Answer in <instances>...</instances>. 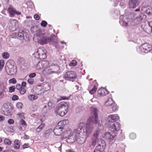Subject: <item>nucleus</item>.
I'll use <instances>...</instances> for the list:
<instances>
[{"instance_id":"nucleus-1","label":"nucleus","mask_w":152,"mask_h":152,"mask_svg":"<svg viewBox=\"0 0 152 152\" xmlns=\"http://www.w3.org/2000/svg\"><path fill=\"white\" fill-rule=\"evenodd\" d=\"M38 42L41 45H44L48 42H50L54 45L56 48H60L58 45V42L57 38L54 34L51 35L49 37L48 36L43 33L41 31H37L36 36Z\"/></svg>"},{"instance_id":"nucleus-2","label":"nucleus","mask_w":152,"mask_h":152,"mask_svg":"<svg viewBox=\"0 0 152 152\" xmlns=\"http://www.w3.org/2000/svg\"><path fill=\"white\" fill-rule=\"evenodd\" d=\"M92 113L94 116L91 117L88 120L87 124L84 127L83 130L84 136L86 138V136H88L92 132L94 128L97 123V112L98 110L95 108H91ZM84 127H83V128Z\"/></svg>"},{"instance_id":"nucleus-3","label":"nucleus","mask_w":152,"mask_h":152,"mask_svg":"<svg viewBox=\"0 0 152 152\" xmlns=\"http://www.w3.org/2000/svg\"><path fill=\"white\" fill-rule=\"evenodd\" d=\"M69 104L68 102H62L56 107L55 110V114L63 116L69 111Z\"/></svg>"},{"instance_id":"nucleus-4","label":"nucleus","mask_w":152,"mask_h":152,"mask_svg":"<svg viewBox=\"0 0 152 152\" xmlns=\"http://www.w3.org/2000/svg\"><path fill=\"white\" fill-rule=\"evenodd\" d=\"M85 126V124L80 123L78 126V129L75 130L72 134V136H74L75 139L79 143L81 144L84 142L86 137L84 135V136H81V132L80 130L83 129V127Z\"/></svg>"},{"instance_id":"nucleus-5","label":"nucleus","mask_w":152,"mask_h":152,"mask_svg":"<svg viewBox=\"0 0 152 152\" xmlns=\"http://www.w3.org/2000/svg\"><path fill=\"white\" fill-rule=\"evenodd\" d=\"M46 53V50L44 48H39L35 53V57L37 59H45L47 57Z\"/></svg>"},{"instance_id":"nucleus-6","label":"nucleus","mask_w":152,"mask_h":152,"mask_svg":"<svg viewBox=\"0 0 152 152\" xmlns=\"http://www.w3.org/2000/svg\"><path fill=\"white\" fill-rule=\"evenodd\" d=\"M141 28L148 34L152 32V22L147 21L143 23L141 25Z\"/></svg>"},{"instance_id":"nucleus-7","label":"nucleus","mask_w":152,"mask_h":152,"mask_svg":"<svg viewBox=\"0 0 152 152\" xmlns=\"http://www.w3.org/2000/svg\"><path fill=\"white\" fill-rule=\"evenodd\" d=\"M6 71L10 75H15L17 71V68L16 66L8 63L5 67Z\"/></svg>"},{"instance_id":"nucleus-8","label":"nucleus","mask_w":152,"mask_h":152,"mask_svg":"<svg viewBox=\"0 0 152 152\" xmlns=\"http://www.w3.org/2000/svg\"><path fill=\"white\" fill-rule=\"evenodd\" d=\"M77 77L75 72L74 71H69L66 72L64 74V78L66 80L73 81Z\"/></svg>"},{"instance_id":"nucleus-9","label":"nucleus","mask_w":152,"mask_h":152,"mask_svg":"<svg viewBox=\"0 0 152 152\" xmlns=\"http://www.w3.org/2000/svg\"><path fill=\"white\" fill-rule=\"evenodd\" d=\"M139 51L147 53L152 49V46L147 43H145L142 44L139 48Z\"/></svg>"},{"instance_id":"nucleus-10","label":"nucleus","mask_w":152,"mask_h":152,"mask_svg":"<svg viewBox=\"0 0 152 152\" xmlns=\"http://www.w3.org/2000/svg\"><path fill=\"white\" fill-rule=\"evenodd\" d=\"M49 63V62L48 61H40L37 64L36 68L38 70L47 67Z\"/></svg>"},{"instance_id":"nucleus-11","label":"nucleus","mask_w":152,"mask_h":152,"mask_svg":"<svg viewBox=\"0 0 152 152\" xmlns=\"http://www.w3.org/2000/svg\"><path fill=\"white\" fill-rule=\"evenodd\" d=\"M97 143L98 144V146L96 147L97 150L100 152L104 150L106 145L105 141L101 139H99L98 138Z\"/></svg>"},{"instance_id":"nucleus-12","label":"nucleus","mask_w":152,"mask_h":152,"mask_svg":"<svg viewBox=\"0 0 152 152\" xmlns=\"http://www.w3.org/2000/svg\"><path fill=\"white\" fill-rule=\"evenodd\" d=\"M146 18L145 15H143L142 16H140L139 17L136 18L134 19L133 20H132L130 24L132 26H135L139 24L142 20L143 18Z\"/></svg>"},{"instance_id":"nucleus-13","label":"nucleus","mask_w":152,"mask_h":152,"mask_svg":"<svg viewBox=\"0 0 152 152\" xmlns=\"http://www.w3.org/2000/svg\"><path fill=\"white\" fill-rule=\"evenodd\" d=\"M120 125L118 122H115L109 127L110 129L113 132L116 133L120 129Z\"/></svg>"},{"instance_id":"nucleus-14","label":"nucleus","mask_w":152,"mask_h":152,"mask_svg":"<svg viewBox=\"0 0 152 152\" xmlns=\"http://www.w3.org/2000/svg\"><path fill=\"white\" fill-rule=\"evenodd\" d=\"M8 11L9 12L10 16L11 17H13L15 14L18 15L21 14L20 12L16 11L12 6H10L9 7Z\"/></svg>"},{"instance_id":"nucleus-15","label":"nucleus","mask_w":152,"mask_h":152,"mask_svg":"<svg viewBox=\"0 0 152 152\" xmlns=\"http://www.w3.org/2000/svg\"><path fill=\"white\" fill-rule=\"evenodd\" d=\"M50 66L53 74H58L60 73V69L58 65L56 64H52Z\"/></svg>"},{"instance_id":"nucleus-16","label":"nucleus","mask_w":152,"mask_h":152,"mask_svg":"<svg viewBox=\"0 0 152 152\" xmlns=\"http://www.w3.org/2000/svg\"><path fill=\"white\" fill-rule=\"evenodd\" d=\"M26 34V33H23L22 32H19L18 33H13L12 35H14L15 37H17L19 39L22 40L25 38V36Z\"/></svg>"},{"instance_id":"nucleus-17","label":"nucleus","mask_w":152,"mask_h":152,"mask_svg":"<svg viewBox=\"0 0 152 152\" xmlns=\"http://www.w3.org/2000/svg\"><path fill=\"white\" fill-rule=\"evenodd\" d=\"M139 3L138 0H130L129 2V7L132 8H135Z\"/></svg>"},{"instance_id":"nucleus-18","label":"nucleus","mask_w":152,"mask_h":152,"mask_svg":"<svg viewBox=\"0 0 152 152\" xmlns=\"http://www.w3.org/2000/svg\"><path fill=\"white\" fill-rule=\"evenodd\" d=\"M119 119V117L117 116L110 115L108 116L107 120L109 122H113L118 120Z\"/></svg>"},{"instance_id":"nucleus-19","label":"nucleus","mask_w":152,"mask_h":152,"mask_svg":"<svg viewBox=\"0 0 152 152\" xmlns=\"http://www.w3.org/2000/svg\"><path fill=\"white\" fill-rule=\"evenodd\" d=\"M62 130L61 127L56 126L53 130V132L55 135L60 136L61 135Z\"/></svg>"},{"instance_id":"nucleus-20","label":"nucleus","mask_w":152,"mask_h":152,"mask_svg":"<svg viewBox=\"0 0 152 152\" xmlns=\"http://www.w3.org/2000/svg\"><path fill=\"white\" fill-rule=\"evenodd\" d=\"M99 132H100L99 131H96L94 134V137L95 138V140H93L91 143L92 145L93 146H95L96 142H97L98 140L99 135Z\"/></svg>"},{"instance_id":"nucleus-21","label":"nucleus","mask_w":152,"mask_h":152,"mask_svg":"<svg viewBox=\"0 0 152 152\" xmlns=\"http://www.w3.org/2000/svg\"><path fill=\"white\" fill-rule=\"evenodd\" d=\"M104 138L107 140H110L112 142H114L115 141L114 136L111 135L108 132H106L104 135Z\"/></svg>"},{"instance_id":"nucleus-22","label":"nucleus","mask_w":152,"mask_h":152,"mask_svg":"<svg viewBox=\"0 0 152 152\" xmlns=\"http://www.w3.org/2000/svg\"><path fill=\"white\" fill-rule=\"evenodd\" d=\"M151 8L148 6L143 7L141 9V10L143 13H146L150 15L151 14Z\"/></svg>"},{"instance_id":"nucleus-23","label":"nucleus","mask_w":152,"mask_h":152,"mask_svg":"<svg viewBox=\"0 0 152 152\" xmlns=\"http://www.w3.org/2000/svg\"><path fill=\"white\" fill-rule=\"evenodd\" d=\"M68 121L67 120H64L59 122L57 126L60 127H61L62 129H63V127L65 125L68 124Z\"/></svg>"},{"instance_id":"nucleus-24","label":"nucleus","mask_w":152,"mask_h":152,"mask_svg":"<svg viewBox=\"0 0 152 152\" xmlns=\"http://www.w3.org/2000/svg\"><path fill=\"white\" fill-rule=\"evenodd\" d=\"M51 66H47V68L45 69L43 71L45 74L47 75L54 74L52 69Z\"/></svg>"},{"instance_id":"nucleus-25","label":"nucleus","mask_w":152,"mask_h":152,"mask_svg":"<svg viewBox=\"0 0 152 152\" xmlns=\"http://www.w3.org/2000/svg\"><path fill=\"white\" fill-rule=\"evenodd\" d=\"M136 15V14L134 12L130 13L127 15L126 18L129 20V21H131V22L132 20H133L134 18Z\"/></svg>"},{"instance_id":"nucleus-26","label":"nucleus","mask_w":152,"mask_h":152,"mask_svg":"<svg viewBox=\"0 0 152 152\" xmlns=\"http://www.w3.org/2000/svg\"><path fill=\"white\" fill-rule=\"evenodd\" d=\"M98 94L100 96H105L108 94L107 91L104 88H100L97 91Z\"/></svg>"},{"instance_id":"nucleus-27","label":"nucleus","mask_w":152,"mask_h":152,"mask_svg":"<svg viewBox=\"0 0 152 152\" xmlns=\"http://www.w3.org/2000/svg\"><path fill=\"white\" fill-rule=\"evenodd\" d=\"M120 20L119 21L120 23L122 24L123 26H126L128 25L127 22L125 20H126V18H125L123 15H121L120 17Z\"/></svg>"},{"instance_id":"nucleus-28","label":"nucleus","mask_w":152,"mask_h":152,"mask_svg":"<svg viewBox=\"0 0 152 152\" xmlns=\"http://www.w3.org/2000/svg\"><path fill=\"white\" fill-rule=\"evenodd\" d=\"M14 148L16 149H19L20 148V142L18 140H15L14 141Z\"/></svg>"},{"instance_id":"nucleus-29","label":"nucleus","mask_w":152,"mask_h":152,"mask_svg":"<svg viewBox=\"0 0 152 152\" xmlns=\"http://www.w3.org/2000/svg\"><path fill=\"white\" fill-rule=\"evenodd\" d=\"M114 102L111 98L109 99L105 102V105L106 106H112L113 105Z\"/></svg>"},{"instance_id":"nucleus-30","label":"nucleus","mask_w":152,"mask_h":152,"mask_svg":"<svg viewBox=\"0 0 152 152\" xmlns=\"http://www.w3.org/2000/svg\"><path fill=\"white\" fill-rule=\"evenodd\" d=\"M44 124H41L37 128L36 131L37 133H39L42 131L45 127Z\"/></svg>"},{"instance_id":"nucleus-31","label":"nucleus","mask_w":152,"mask_h":152,"mask_svg":"<svg viewBox=\"0 0 152 152\" xmlns=\"http://www.w3.org/2000/svg\"><path fill=\"white\" fill-rule=\"evenodd\" d=\"M28 99L32 101L36 99L37 98V96L33 94L28 95Z\"/></svg>"},{"instance_id":"nucleus-32","label":"nucleus","mask_w":152,"mask_h":152,"mask_svg":"<svg viewBox=\"0 0 152 152\" xmlns=\"http://www.w3.org/2000/svg\"><path fill=\"white\" fill-rule=\"evenodd\" d=\"M12 109L11 108L8 109H7L4 110V114L7 116H9L11 114Z\"/></svg>"},{"instance_id":"nucleus-33","label":"nucleus","mask_w":152,"mask_h":152,"mask_svg":"<svg viewBox=\"0 0 152 152\" xmlns=\"http://www.w3.org/2000/svg\"><path fill=\"white\" fill-rule=\"evenodd\" d=\"M2 57L5 59H8L10 56L9 53L7 52L3 53L2 54Z\"/></svg>"},{"instance_id":"nucleus-34","label":"nucleus","mask_w":152,"mask_h":152,"mask_svg":"<svg viewBox=\"0 0 152 152\" xmlns=\"http://www.w3.org/2000/svg\"><path fill=\"white\" fill-rule=\"evenodd\" d=\"M4 143L5 145H10L11 143V141L8 138H6L4 141Z\"/></svg>"},{"instance_id":"nucleus-35","label":"nucleus","mask_w":152,"mask_h":152,"mask_svg":"<svg viewBox=\"0 0 152 152\" xmlns=\"http://www.w3.org/2000/svg\"><path fill=\"white\" fill-rule=\"evenodd\" d=\"M49 108H48L46 105L44 106L42 110V112L43 113H46L48 112Z\"/></svg>"},{"instance_id":"nucleus-36","label":"nucleus","mask_w":152,"mask_h":152,"mask_svg":"<svg viewBox=\"0 0 152 152\" xmlns=\"http://www.w3.org/2000/svg\"><path fill=\"white\" fill-rule=\"evenodd\" d=\"M18 22V21L15 19H13L10 20V23L13 26H16Z\"/></svg>"},{"instance_id":"nucleus-37","label":"nucleus","mask_w":152,"mask_h":152,"mask_svg":"<svg viewBox=\"0 0 152 152\" xmlns=\"http://www.w3.org/2000/svg\"><path fill=\"white\" fill-rule=\"evenodd\" d=\"M98 119L97 121V123H98V128L101 131L103 130V129H104V126L103 125L100 123H99L98 122Z\"/></svg>"},{"instance_id":"nucleus-38","label":"nucleus","mask_w":152,"mask_h":152,"mask_svg":"<svg viewBox=\"0 0 152 152\" xmlns=\"http://www.w3.org/2000/svg\"><path fill=\"white\" fill-rule=\"evenodd\" d=\"M17 82V81L16 79L14 78H12V79H10L9 80V83H13V84H15Z\"/></svg>"},{"instance_id":"nucleus-39","label":"nucleus","mask_w":152,"mask_h":152,"mask_svg":"<svg viewBox=\"0 0 152 152\" xmlns=\"http://www.w3.org/2000/svg\"><path fill=\"white\" fill-rule=\"evenodd\" d=\"M4 62L3 60H1L0 61V71H1L3 69L4 65Z\"/></svg>"},{"instance_id":"nucleus-40","label":"nucleus","mask_w":152,"mask_h":152,"mask_svg":"<svg viewBox=\"0 0 152 152\" xmlns=\"http://www.w3.org/2000/svg\"><path fill=\"white\" fill-rule=\"evenodd\" d=\"M77 64V62L75 60H73L69 64V65L71 66H75Z\"/></svg>"},{"instance_id":"nucleus-41","label":"nucleus","mask_w":152,"mask_h":152,"mask_svg":"<svg viewBox=\"0 0 152 152\" xmlns=\"http://www.w3.org/2000/svg\"><path fill=\"white\" fill-rule=\"evenodd\" d=\"M3 108L4 109V110L10 108V106L8 103L4 104L3 105Z\"/></svg>"},{"instance_id":"nucleus-42","label":"nucleus","mask_w":152,"mask_h":152,"mask_svg":"<svg viewBox=\"0 0 152 152\" xmlns=\"http://www.w3.org/2000/svg\"><path fill=\"white\" fill-rule=\"evenodd\" d=\"M96 88L95 86H94L93 88L90 91H89V93L91 94H93L96 92Z\"/></svg>"},{"instance_id":"nucleus-43","label":"nucleus","mask_w":152,"mask_h":152,"mask_svg":"<svg viewBox=\"0 0 152 152\" xmlns=\"http://www.w3.org/2000/svg\"><path fill=\"white\" fill-rule=\"evenodd\" d=\"M20 94H24L26 92V90L24 88L22 87L21 89L19 91Z\"/></svg>"},{"instance_id":"nucleus-44","label":"nucleus","mask_w":152,"mask_h":152,"mask_svg":"<svg viewBox=\"0 0 152 152\" xmlns=\"http://www.w3.org/2000/svg\"><path fill=\"white\" fill-rule=\"evenodd\" d=\"M23 104L21 102H18L16 104V107L18 109H21L23 107Z\"/></svg>"},{"instance_id":"nucleus-45","label":"nucleus","mask_w":152,"mask_h":152,"mask_svg":"<svg viewBox=\"0 0 152 152\" xmlns=\"http://www.w3.org/2000/svg\"><path fill=\"white\" fill-rule=\"evenodd\" d=\"M20 123L24 127H26V123L25 121L23 120V119H21L20 121Z\"/></svg>"},{"instance_id":"nucleus-46","label":"nucleus","mask_w":152,"mask_h":152,"mask_svg":"<svg viewBox=\"0 0 152 152\" xmlns=\"http://www.w3.org/2000/svg\"><path fill=\"white\" fill-rule=\"evenodd\" d=\"M15 86H13L9 87V91L10 92H12L15 91Z\"/></svg>"},{"instance_id":"nucleus-47","label":"nucleus","mask_w":152,"mask_h":152,"mask_svg":"<svg viewBox=\"0 0 152 152\" xmlns=\"http://www.w3.org/2000/svg\"><path fill=\"white\" fill-rule=\"evenodd\" d=\"M27 81L29 83L33 84L34 83V79L30 78L28 79Z\"/></svg>"},{"instance_id":"nucleus-48","label":"nucleus","mask_w":152,"mask_h":152,"mask_svg":"<svg viewBox=\"0 0 152 152\" xmlns=\"http://www.w3.org/2000/svg\"><path fill=\"white\" fill-rule=\"evenodd\" d=\"M17 117L22 119L23 118H24V114L23 113H18L17 114Z\"/></svg>"},{"instance_id":"nucleus-49","label":"nucleus","mask_w":152,"mask_h":152,"mask_svg":"<svg viewBox=\"0 0 152 152\" xmlns=\"http://www.w3.org/2000/svg\"><path fill=\"white\" fill-rule=\"evenodd\" d=\"M136 135L134 133H132L129 135V137L130 138L133 139L135 138Z\"/></svg>"},{"instance_id":"nucleus-50","label":"nucleus","mask_w":152,"mask_h":152,"mask_svg":"<svg viewBox=\"0 0 152 152\" xmlns=\"http://www.w3.org/2000/svg\"><path fill=\"white\" fill-rule=\"evenodd\" d=\"M47 24V22L45 20H43L41 23V25L43 27H45Z\"/></svg>"},{"instance_id":"nucleus-51","label":"nucleus","mask_w":152,"mask_h":152,"mask_svg":"<svg viewBox=\"0 0 152 152\" xmlns=\"http://www.w3.org/2000/svg\"><path fill=\"white\" fill-rule=\"evenodd\" d=\"M18 97L16 95H14L12 97V99L13 101L18 100Z\"/></svg>"},{"instance_id":"nucleus-52","label":"nucleus","mask_w":152,"mask_h":152,"mask_svg":"<svg viewBox=\"0 0 152 152\" xmlns=\"http://www.w3.org/2000/svg\"><path fill=\"white\" fill-rule=\"evenodd\" d=\"M8 123L10 124H13L14 123V121L12 119H10L8 120Z\"/></svg>"},{"instance_id":"nucleus-53","label":"nucleus","mask_w":152,"mask_h":152,"mask_svg":"<svg viewBox=\"0 0 152 152\" xmlns=\"http://www.w3.org/2000/svg\"><path fill=\"white\" fill-rule=\"evenodd\" d=\"M112 109L113 110V111H115L117 109V107L116 106V105L115 104H113V106H112Z\"/></svg>"},{"instance_id":"nucleus-54","label":"nucleus","mask_w":152,"mask_h":152,"mask_svg":"<svg viewBox=\"0 0 152 152\" xmlns=\"http://www.w3.org/2000/svg\"><path fill=\"white\" fill-rule=\"evenodd\" d=\"M36 75V74L35 73H33L30 74L29 75V77H30V78H32L35 77Z\"/></svg>"},{"instance_id":"nucleus-55","label":"nucleus","mask_w":152,"mask_h":152,"mask_svg":"<svg viewBox=\"0 0 152 152\" xmlns=\"http://www.w3.org/2000/svg\"><path fill=\"white\" fill-rule=\"evenodd\" d=\"M22 88L20 84H18L16 86V89L19 91Z\"/></svg>"},{"instance_id":"nucleus-56","label":"nucleus","mask_w":152,"mask_h":152,"mask_svg":"<svg viewBox=\"0 0 152 152\" xmlns=\"http://www.w3.org/2000/svg\"><path fill=\"white\" fill-rule=\"evenodd\" d=\"M29 147V145L27 143H25L23 144V145L22 146L23 149H25L26 148H27Z\"/></svg>"},{"instance_id":"nucleus-57","label":"nucleus","mask_w":152,"mask_h":152,"mask_svg":"<svg viewBox=\"0 0 152 152\" xmlns=\"http://www.w3.org/2000/svg\"><path fill=\"white\" fill-rule=\"evenodd\" d=\"M34 18L37 20H38L40 19V17L37 14H35L34 16Z\"/></svg>"},{"instance_id":"nucleus-58","label":"nucleus","mask_w":152,"mask_h":152,"mask_svg":"<svg viewBox=\"0 0 152 152\" xmlns=\"http://www.w3.org/2000/svg\"><path fill=\"white\" fill-rule=\"evenodd\" d=\"M60 98L61 100L68 99L69 98V97H67L65 96H61Z\"/></svg>"},{"instance_id":"nucleus-59","label":"nucleus","mask_w":152,"mask_h":152,"mask_svg":"<svg viewBox=\"0 0 152 152\" xmlns=\"http://www.w3.org/2000/svg\"><path fill=\"white\" fill-rule=\"evenodd\" d=\"M48 108H50L53 106V104L51 102H49L48 103Z\"/></svg>"},{"instance_id":"nucleus-60","label":"nucleus","mask_w":152,"mask_h":152,"mask_svg":"<svg viewBox=\"0 0 152 152\" xmlns=\"http://www.w3.org/2000/svg\"><path fill=\"white\" fill-rule=\"evenodd\" d=\"M21 86L23 87H25L26 86V83L25 82H23L21 84Z\"/></svg>"},{"instance_id":"nucleus-61","label":"nucleus","mask_w":152,"mask_h":152,"mask_svg":"<svg viewBox=\"0 0 152 152\" xmlns=\"http://www.w3.org/2000/svg\"><path fill=\"white\" fill-rule=\"evenodd\" d=\"M4 120V117L2 116H0V122H2Z\"/></svg>"},{"instance_id":"nucleus-62","label":"nucleus","mask_w":152,"mask_h":152,"mask_svg":"<svg viewBox=\"0 0 152 152\" xmlns=\"http://www.w3.org/2000/svg\"><path fill=\"white\" fill-rule=\"evenodd\" d=\"M24 138L25 139H28L29 138V137L28 135H25L24 137Z\"/></svg>"},{"instance_id":"nucleus-63","label":"nucleus","mask_w":152,"mask_h":152,"mask_svg":"<svg viewBox=\"0 0 152 152\" xmlns=\"http://www.w3.org/2000/svg\"><path fill=\"white\" fill-rule=\"evenodd\" d=\"M66 151L67 152H74L73 150L71 149H68L66 150Z\"/></svg>"},{"instance_id":"nucleus-64","label":"nucleus","mask_w":152,"mask_h":152,"mask_svg":"<svg viewBox=\"0 0 152 152\" xmlns=\"http://www.w3.org/2000/svg\"><path fill=\"white\" fill-rule=\"evenodd\" d=\"M47 86L48 87V88L47 89V90H49V89H50V86H49V85L48 84Z\"/></svg>"}]
</instances>
